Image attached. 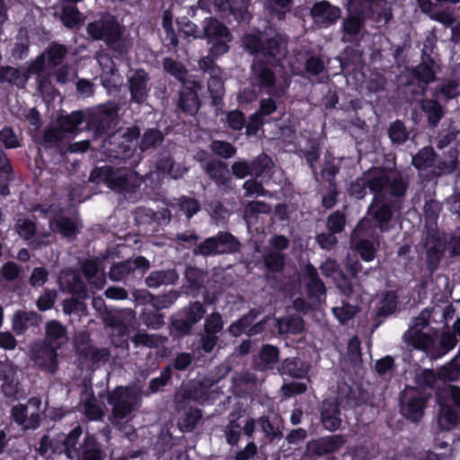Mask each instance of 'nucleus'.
<instances>
[{
    "label": "nucleus",
    "mask_w": 460,
    "mask_h": 460,
    "mask_svg": "<svg viewBox=\"0 0 460 460\" xmlns=\"http://www.w3.org/2000/svg\"><path fill=\"white\" fill-rule=\"evenodd\" d=\"M61 20L66 27H75L81 22V13L74 5H65L61 14Z\"/></svg>",
    "instance_id": "obj_47"
},
{
    "label": "nucleus",
    "mask_w": 460,
    "mask_h": 460,
    "mask_svg": "<svg viewBox=\"0 0 460 460\" xmlns=\"http://www.w3.org/2000/svg\"><path fill=\"white\" fill-rule=\"evenodd\" d=\"M253 320L254 316L252 314H248L231 324L228 331L234 337L240 336L242 333H247L248 335L257 334L264 329V323L261 322L252 327H249Z\"/></svg>",
    "instance_id": "obj_28"
},
{
    "label": "nucleus",
    "mask_w": 460,
    "mask_h": 460,
    "mask_svg": "<svg viewBox=\"0 0 460 460\" xmlns=\"http://www.w3.org/2000/svg\"><path fill=\"white\" fill-rule=\"evenodd\" d=\"M389 137L394 143H402L407 139L404 125L400 121L394 122L389 128Z\"/></svg>",
    "instance_id": "obj_54"
},
{
    "label": "nucleus",
    "mask_w": 460,
    "mask_h": 460,
    "mask_svg": "<svg viewBox=\"0 0 460 460\" xmlns=\"http://www.w3.org/2000/svg\"><path fill=\"white\" fill-rule=\"evenodd\" d=\"M31 74H36L29 67L14 68L11 66L0 68V82H9L18 87H23Z\"/></svg>",
    "instance_id": "obj_24"
},
{
    "label": "nucleus",
    "mask_w": 460,
    "mask_h": 460,
    "mask_svg": "<svg viewBox=\"0 0 460 460\" xmlns=\"http://www.w3.org/2000/svg\"><path fill=\"white\" fill-rule=\"evenodd\" d=\"M163 28L165 32V40L172 46H177L178 40L172 29V16L168 11L164 12L163 15Z\"/></svg>",
    "instance_id": "obj_52"
},
{
    "label": "nucleus",
    "mask_w": 460,
    "mask_h": 460,
    "mask_svg": "<svg viewBox=\"0 0 460 460\" xmlns=\"http://www.w3.org/2000/svg\"><path fill=\"white\" fill-rule=\"evenodd\" d=\"M59 284L62 288L71 293H78L81 288L79 279L74 271L63 272L59 277Z\"/></svg>",
    "instance_id": "obj_46"
},
{
    "label": "nucleus",
    "mask_w": 460,
    "mask_h": 460,
    "mask_svg": "<svg viewBox=\"0 0 460 460\" xmlns=\"http://www.w3.org/2000/svg\"><path fill=\"white\" fill-rule=\"evenodd\" d=\"M58 345L47 343L35 345L32 350V358L35 364L47 372L54 373L58 368Z\"/></svg>",
    "instance_id": "obj_14"
},
{
    "label": "nucleus",
    "mask_w": 460,
    "mask_h": 460,
    "mask_svg": "<svg viewBox=\"0 0 460 460\" xmlns=\"http://www.w3.org/2000/svg\"><path fill=\"white\" fill-rule=\"evenodd\" d=\"M214 7L215 11L224 18L228 14H233L239 22H244L250 18L248 1L246 0L235 1L231 4L229 0H214Z\"/></svg>",
    "instance_id": "obj_19"
},
{
    "label": "nucleus",
    "mask_w": 460,
    "mask_h": 460,
    "mask_svg": "<svg viewBox=\"0 0 460 460\" xmlns=\"http://www.w3.org/2000/svg\"><path fill=\"white\" fill-rule=\"evenodd\" d=\"M82 122L83 113L81 111H75L62 118L59 121V126L62 131L73 133Z\"/></svg>",
    "instance_id": "obj_44"
},
{
    "label": "nucleus",
    "mask_w": 460,
    "mask_h": 460,
    "mask_svg": "<svg viewBox=\"0 0 460 460\" xmlns=\"http://www.w3.org/2000/svg\"><path fill=\"white\" fill-rule=\"evenodd\" d=\"M386 193L391 192L388 190L386 192H377L375 194L374 200L372 204L368 208L367 216L365 218H368L370 220L371 225L373 227L376 228V224L372 222V219L374 218L376 220V223L378 224L379 228L381 231H384V224L388 222L391 218L392 213L390 210V208L387 204L383 203L380 199L383 198Z\"/></svg>",
    "instance_id": "obj_17"
},
{
    "label": "nucleus",
    "mask_w": 460,
    "mask_h": 460,
    "mask_svg": "<svg viewBox=\"0 0 460 460\" xmlns=\"http://www.w3.org/2000/svg\"><path fill=\"white\" fill-rule=\"evenodd\" d=\"M350 246L359 253L365 261H371L375 259L379 242L376 229L368 218H363L355 228Z\"/></svg>",
    "instance_id": "obj_5"
},
{
    "label": "nucleus",
    "mask_w": 460,
    "mask_h": 460,
    "mask_svg": "<svg viewBox=\"0 0 460 460\" xmlns=\"http://www.w3.org/2000/svg\"><path fill=\"white\" fill-rule=\"evenodd\" d=\"M0 379L3 380V389L7 395H13L16 391V371L11 363L0 362Z\"/></svg>",
    "instance_id": "obj_32"
},
{
    "label": "nucleus",
    "mask_w": 460,
    "mask_h": 460,
    "mask_svg": "<svg viewBox=\"0 0 460 460\" xmlns=\"http://www.w3.org/2000/svg\"><path fill=\"white\" fill-rule=\"evenodd\" d=\"M291 0H270L267 4L268 10L275 13L278 19H282L289 9Z\"/></svg>",
    "instance_id": "obj_53"
},
{
    "label": "nucleus",
    "mask_w": 460,
    "mask_h": 460,
    "mask_svg": "<svg viewBox=\"0 0 460 460\" xmlns=\"http://www.w3.org/2000/svg\"><path fill=\"white\" fill-rule=\"evenodd\" d=\"M252 82L260 91L279 95L274 89L275 76L271 69L262 62H255L252 66Z\"/></svg>",
    "instance_id": "obj_15"
},
{
    "label": "nucleus",
    "mask_w": 460,
    "mask_h": 460,
    "mask_svg": "<svg viewBox=\"0 0 460 460\" xmlns=\"http://www.w3.org/2000/svg\"><path fill=\"white\" fill-rule=\"evenodd\" d=\"M455 74L456 79L448 80L440 89L441 93L447 99L454 98L460 93V70H456Z\"/></svg>",
    "instance_id": "obj_49"
},
{
    "label": "nucleus",
    "mask_w": 460,
    "mask_h": 460,
    "mask_svg": "<svg viewBox=\"0 0 460 460\" xmlns=\"http://www.w3.org/2000/svg\"><path fill=\"white\" fill-rule=\"evenodd\" d=\"M157 170L163 173H166L172 179H178L183 176L186 172V169L181 166L174 167L169 157L158 163Z\"/></svg>",
    "instance_id": "obj_48"
},
{
    "label": "nucleus",
    "mask_w": 460,
    "mask_h": 460,
    "mask_svg": "<svg viewBox=\"0 0 460 460\" xmlns=\"http://www.w3.org/2000/svg\"><path fill=\"white\" fill-rule=\"evenodd\" d=\"M414 73L416 75V77L424 83H429L433 81L436 74V65L433 62L431 65L428 64H421L419 65L415 70Z\"/></svg>",
    "instance_id": "obj_51"
},
{
    "label": "nucleus",
    "mask_w": 460,
    "mask_h": 460,
    "mask_svg": "<svg viewBox=\"0 0 460 460\" xmlns=\"http://www.w3.org/2000/svg\"><path fill=\"white\" fill-rule=\"evenodd\" d=\"M57 298V292L55 290H48L41 295L37 300V306L41 311L50 309Z\"/></svg>",
    "instance_id": "obj_63"
},
{
    "label": "nucleus",
    "mask_w": 460,
    "mask_h": 460,
    "mask_svg": "<svg viewBox=\"0 0 460 460\" xmlns=\"http://www.w3.org/2000/svg\"><path fill=\"white\" fill-rule=\"evenodd\" d=\"M132 341L136 345H144V346L152 348V347L159 346L163 341H162L161 337L156 336V335H149L146 333H137L133 337Z\"/></svg>",
    "instance_id": "obj_56"
},
{
    "label": "nucleus",
    "mask_w": 460,
    "mask_h": 460,
    "mask_svg": "<svg viewBox=\"0 0 460 460\" xmlns=\"http://www.w3.org/2000/svg\"><path fill=\"white\" fill-rule=\"evenodd\" d=\"M83 271L88 282L96 289H102L105 285V276L96 260H88L83 265Z\"/></svg>",
    "instance_id": "obj_27"
},
{
    "label": "nucleus",
    "mask_w": 460,
    "mask_h": 460,
    "mask_svg": "<svg viewBox=\"0 0 460 460\" xmlns=\"http://www.w3.org/2000/svg\"><path fill=\"white\" fill-rule=\"evenodd\" d=\"M344 444L342 437L328 436L307 443L305 455L308 456H322L339 449Z\"/></svg>",
    "instance_id": "obj_18"
},
{
    "label": "nucleus",
    "mask_w": 460,
    "mask_h": 460,
    "mask_svg": "<svg viewBox=\"0 0 460 460\" xmlns=\"http://www.w3.org/2000/svg\"><path fill=\"white\" fill-rule=\"evenodd\" d=\"M163 137L160 131L156 129H148L143 136L140 148L146 150L156 144L162 142Z\"/></svg>",
    "instance_id": "obj_58"
},
{
    "label": "nucleus",
    "mask_w": 460,
    "mask_h": 460,
    "mask_svg": "<svg viewBox=\"0 0 460 460\" xmlns=\"http://www.w3.org/2000/svg\"><path fill=\"white\" fill-rule=\"evenodd\" d=\"M149 261L146 258L139 256L132 261L129 260L111 267L110 277L113 280L119 281L136 270H139L143 274L149 269Z\"/></svg>",
    "instance_id": "obj_20"
},
{
    "label": "nucleus",
    "mask_w": 460,
    "mask_h": 460,
    "mask_svg": "<svg viewBox=\"0 0 460 460\" xmlns=\"http://www.w3.org/2000/svg\"><path fill=\"white\" fill-rule=\"evenodd\" d=\"M16 229L18 234L27 240L32 238L35 234V226L29 219H19Z\"/></svg>",
    "instance_id": "obj_62"
},
{
    "label": "nucleus",
    "mask_w": 460,
    "mask_h": 460,
    "mask_svg": "<svg viewBox=\"0 0 460 460\" xmlns=\"http://www.w3.org/2000/svg\"><path fill=\"white\" fill-rule=\"evenodd\" d=\"M367 185L375 194L390 191L391 195L402 196L405 191V184L399 178L398 173L393 170L374 169L369 171L364 178L358 179L350 185V194L357 199L366 195Z\"/></svg>",
    "instance_id": "obj_2"
},
{
    "label": "nucleus",
    "mask_w": 460,
    "mask_h": 460,
    "mask_svg": "<svg viewBox=\"0 0 460 460\" xmlns=\"http://www.w3.org/2000/svg\"><path fill=\"white\" fill-rule=\"evenodd\" d=\"M243 46L250 53H261L263 56H270L277 58L285 52V41L281 35L276 34L273 38L269 40L267 47L261 44V35L250 33L244 35L243 38Z\"/></svg>",
    "instance_id": "obj_8"
},
{
    "label": "nucleus",
    "mask_w": 460,
    "mask_h": 460,
    "mask_svg": "<svg viewBox=\"0 0 460 460\" xmlns=\"http://www.w3.org/2000/svg\"><path fill=\"white\" fill-rule=\"evenodd\" d=\"M279 358V350L271 345L262 347L260 354V361L257 363L258 367L261 369H270L277 362Z\"/></svg>",
    "instance_id": "obj_39"
},
{
    "label": "nucleus",
    "mask_w": 460,
    "mask_h": 460,
    "mask_svg": "<svg viewBox=\"0 0 460 460\" xmlns=\"http://www.w3.org/2000/svg\"><path fill=\"white\" fill-rule=\"evenodd\" d=\"M164 68L178 80L183 81L186 71L181 63L171 58H165L164 60Z\"/></svg>",
    "instance_id": "obj_55"
},
{
    "label": "nucleus",
    "mask_w": 460,
    "mask_h": 460,
    "mask_svg": "<svg viewBox=\"0 0 460 460\" xmlns=\"http://www.w3.org/2000/svg\"><path fill=\"white\" fill-rule=\"evenodd\" d=\"M106 322L108 332L112 336L113 343H123L127 340L128 330L121 316L119 314L111 315L106 319Z\"/></svg>",
    "instance_id": "obj_29"
},
{
    "label": "nucleus",
    "mask_w": 460,
    "mask_h": 460,
    "mask_svg": "<svg viewBox=\"0 0 460 460\" xmlns=\"http://www.w3.org/2000/svg\"><path fill=\"white\" fill-rule=\"evenodd\" d=\"M190 400L199 402H203L206 401L198 393H190L186 387H184L182 391L177 393L175 395V401L178 404L179 410L183 409V404L185 403V402H189Z\"/></svg>",
    "instance_id": "obj_60"
},
{
    "label": "nucleus",
    "mask_w": 460,
    "mask_h": 460,
    "mask_svg": "<svg viewBox=\"0 0 460 460\" xmlns=\"http://www.w3.org/2000/svg\"><path fill=\"white\" fill-rule=\"evenodd\" d=\"M47 344L60 347L62 341L66 340L65 328L57 321H50L46 325Z\"/></svg>",
    "instance_id": "obj_37"
},
{
    "label": "nucleus",
    "mask_w": 460,
    "mask_h": 460,
    "mask_svg": "<svg viewBox=\"0 0 460 460\" xmlns=\"http://www.w3.org/2000/svg\"><path fill=\"white\" fill-rule=\"evenodd\" d=\"M40 401L31 398L27 405L18 404L13 407L12 414L15 422L22 426L24 429H35L40 423Z\"/></svg>",
    "instance_id": "obj_11"
},
{
    "label": "nucleus",
    "mask_w": 460,
    "mask_h": 460,
    "mask_svg": "<svg viewBox=\"0 0 460 460\" xmlns=\"http://www.w3.org/2000/svg\"><path fill=\"white\" fill-rule=\"evenodd\" d=\"M238 242L232 234L223 233L202 243L199 246V252L203 255L232 252L238 249Z\"/></svg>",
    "instance_id": "obj_12"
},
{
    "label": "nucleus",
    "mask_w": 460,
    "mask_h": 460,
    "mask_svg": "<svg viewBox=\"0 0 460 460\" xmlns=\"http://www.w3.org/2000/svg\"><path fill=\"white\" fill-rule=\"evenodd\" d=\"M97 60L102 67L101 79L103 86L109 91L116 89L122 80L115 73L113 61L106 54H99Z\"/></svg>",
    "instance_id": "obj_22"
},
{
    "label": "nucleus",
    "mask_w": 460,
    "mask_h": 460,
    "mask_svg": "<svg viewBox=\"0 0 460 460\" xmlns=\"http://www.w3.org/2000/svg\"><path fill=\"white\" fill-rule=\"evenodd\" d=\"M427 396L415 388L407 387L402 394L401 411L407 419L419 421L423 416Z\"/></svg>",
    "instance_id": "obj_10"
},
{
    "label": "nucleus",
    "mask_w": 460,
    "mask_h": 460,
    "mask_svg": "<svg viewBox=\"0 0 460 460\" xmlns=\"http://www.w3.org/2000/svg\"><path fill=\"white\" fill-rule=\"evenodd\" d=\"M201 417V413L199 410L190 408L187 411H183L182 416L179 420V427L182 431L191 430L199 420Z\"/></svg>",
    "instance_id": "obj_42"
},
{
    "label": "nucleus",
    "mask_w": 460,
    "mask_h": 460,
    "mask_svg": "<svg viewBox=\"0 0 460 460\" xmlns=\"http://www.w3.org/2000/svg\"><path fill=\"white\" fill-rule=\"evenodd\" d=\"M40 320V316L36 313L17 312L13 319V326L16 332L21 333L29 326L37 325Z\"/></svg>",
    "instance_id": "obj_35"
},
{
    "label": "nucleus",
    "mask_w": 460,
    "mask_h": 460,
    "mask_svg": "<svg viewBox=\"0 0 460 460\" xmlns=\"http://www.w3.org/2000/svg\"><path fill=\"white\" fill-rule=\"evenodd\" d=\"M54 225L56 226L57 230L66 237L75 234L78 229V224L76 222L66 217L49 220V226L52 230H54Z\"/></svg>",
    "instance_id": "obj_40"
},
{
    "label": "nucleus",
    "mask_w": 460,
    "mask_h": 460,
    "mask_svg": "<svg viewBox=\"0 0 460 460\" xmlns=\"http://www.w3.org/2000/svg\"><path fill=\"white\" fill-rule=\"evenodd\" d=\"M89 180L96 183L103 181L110 189L119 192L129 191L140 184V180L135 172H129L124 174H117L109 166L93 170L90 174Z\"/></svg>",
    "instance_id": "obj_6"
},
{
    "label": "nucleus",
    "mask_w": 460,
    "mask_h": 460,
    "mask_svg": "<svg viewBox=\"0 0 460 460\" xmlns=\"http://www.w3.org/2000/svg\"><path fill=\"white\" fill-rule=\"evenodd\" d=\"M300 284L306 287L308 292L314 296L322 295L325 292L323 282L318 279L315 269L311 265L305 267L300 279Z\"/></svg>",
    "instance_id": "obj_30"
},
{
    "label": "nucleus",
    "mask_w": 460,
    "mask_h": 460,
    "mask_svg": "<svg viewBox=\"0 0 460 460\" xmlns=\"http://www.w3.org/2000/svg\"><path fill=\"white\" fill-rule=\"evenodd\" d=\"M332 312L340 323H345L355 316L358 312V308L348 303L342 302L341 305L334 306L332 308Z\"/></svg>",
    "instance_id": "obj_45"
},
{
    "label": "nucleus",
    "mask_w": 460,
    "mask_h": 460,
    "mask_svg": "<svg viewBox=\"0 0 460 460\" xmlns=\"http://www.w3.org/2000/svg\"><path fill=\"white\" fill-rule=\"evenodd\" d=\"M434 163V152L430 147L421 149L415 156L412 157L413 165L419 170H426L430 168Z\"/></svg>",
    "instance_id": "obj_41"
},
{
    "label": "nucleus",
    "mask_w": 460,
    "mask_h": 460,
    "mask_svg": "<svg viewBox=\"0 0 460 460\" xmlns=\"http://www.w3.org/2000/svg\"><path fill=\"white\" fill-rule=\"evenodd\" d=\"M208 69H211V77L208 82V87L212 98L217 100L219 99L224 93V84L222 80L218 77V74L220 72L219 68L211 67L210 65Z\"/></svg>",
    "instance_id": "obj_43"
},
{
    "label": "nucleus",
    "mask_w": 460,
    "mask_h": 460,
    "mask_svg": "<svg viewBox=\"0 0 460 460\" xmlns=\"http://www.w3.org/2000/svg\"><path fill=\"white\" fill-rule=\"evenodd\" d=\"M142 393L136 387H118L109 397V402L112 406V416L115 420L124 419L132 411L137 409L140 404Z\"/></svg>",
    "instance_id": "obj_7"
},
{
    "label": "nucleus",
    "mask_w": 460,
    "mask_h": 460,
    "mask_svg": "<svg viewBox=\"0 0 460 460\" xmlns=\"http://www.w3.org/2000/svg\"><path fill=\"white\" fill-rule=\"evenodd\" d=\"M180 106L187 113L193 114L199 109L198 94L195 90L184 89L180 93Z\"/></svg>",
    "instance_id": "obj_38"
},
{
    "label": "nucleus",
    "mask_w": 460,
    "mask_h": 460,
    "mask_svg": "<svg viewBox=\"0 0 460 460\" xmlns=\"http://www.w3.org/2000/svg\"><path fill=\"white\" fill-rule=\"evenodd\" d=\"M311 14L317 25L329 26L340 18L341 10L328 2L322 1L313 6Z\"/></svg>",
    "instance_id": "obj_21"
},
{
    "label": "nucleus",
    "mask_w": 460,
    "mask_h": 460,
    "mask_svg": "<svg viewBox=\"0 0 460 460\" xmlns=\"http://www.w3.org/2000/svg\"><path fill=\"white\" fill-rule=\"evenodd\" d=\"M322 422L326 429L335 430L341 423L340 411L335 401H324L322 411Z\"/></svg>",
    "instance_id": "obj_26"
},
{
    "label": "nucleus",
    "mask_w": 460,
    "mask_h": 460,
    "mask_svg": "<svg viewBox=\"0 0 460 460\" xmlns=\"http://www.w3.org/2000/svg\"><path fill=\"white\" fill-rule=\"evenodd\" d=\"M271 164V159L266 155H261L258 156L251 166L244 162H236L233 164L232 170L234 174L241 179L244 178L248 174L259 177L267 173L270 169Z\"/></svg>",
    "instance_id": "obj_16"
},
{
    "label": "nucleus",
    "mask_w": 460,
    "mask_h": 460,
    "mask_svg": "<svg viewBox=\"0 0 460 460\" xmlns=\"http://www.w3.org/2000/svg\"><path fill=\"white\" fill-rule=\"evenodd\" d=\"M81 434V428L76 427L67 436L64 434L56 437L44 436L39 450L43 455L49 451L58 454L65 453L70 459L79 460L82 457L83 460H101L102 453L92 437H86L84 445L79 448L75 447Z\"/></svg>",
    "instance_id": "obj_1"
},
{
    "label": "nucleus",
    "mask_w": 460,
    "mask_h": 460,
    "mask_svg": "<svg viewBox=\"0 0 460 460\" xmlns=\"http://www.w3.org/2000/svg\"><path fill=\"white\" fill-rule=\"evenodd\" d=\"M321 269L323 274L327 278H332L337 288H340L345 296H349L351 295L352 288L348 283L344 274L339 269L336 261L328 259L322 264Z\"/></svg>",
    "instance_id": "obj_23"
},
{
    "label": "nucleus",
    "mask_w": 460,
    "mask_h": 460,
    "mask_svg": "<svg viewBox=\"0 0 460 460\" xmlns=\"http://www.w3.org/2000/svg\"><path fill=\"white\" fill-rule=\"evenodd\" d=\"M308 372V366L298 358H288L282 362L279 373L292 377L300 378Z\"/></svg>",
    "instance_id": "obj_34"
},
{
    "label": "nucleus",
    "mask_w": 460,
    "mask_h": 460,
    "mask_svg": "<svg viewBox=\"0 0 460 460\" xmlns=\"http://www.w3.org/2000/svg\"><path fill=\"white\" fill-rule=\"evenodd\" d=\"M66 53V49L63 46L54 44L49 47V50L46 53L40 55L31 65V71L35 72L38 75L39 80V87L40 89L44 88V82L41 77L45 75L46 68V60H48V65L49 66H53L58 65Z\"/></svg>",
    "instance_id": "obj_13"
},
{
    "label": "nucleus",
    "mask_w": 460,
    "mask_h": 460,
    "mask_svg": "<svg viewBox=\"0 0 460 460\" xmlns=\"http://www.w3.org/2000/svg\"><path fill=\"white\" fill-rule=\"evenodd\" d=\"M269 211L270 208L266 204L260 201H252L245 206L243 217L249 223L253 214L268 213Z\"/></svg>",
    "instance_id": "obj_59"
},
{
    "label": "nucleus",
    "mask_w": 460,
    "mask_h": 460,
    "mask_svg": "<svg viewBox=\"0 0 460 460\" xmlns=\"http://www.w3.org/2000/svg\"><path fill=\"white\" fill-rule=\"evenodd\" d=\"M271 321L273 323H276L279 327V332L281 334L284 333H292L296 334L300 333L304 330V323L300 317L298 316H291L284 319H271L268 318L266 322Z\"/></svg>",
    "instance_id": "obj_33"
},
{
    "label": "nucleus",
    "mask_w": 460,
    "mask_h": 460,
    "mask_svg": "<svg viewBox=\"0 0 460 460\" xmlns=\"http://www.w3.org/2000/svg\"><path fill=\"white\" fill-rule=\"evenodd\" d=\"M179 206L187 217H191L199 210V205L197 200L190 198H181L179 200Z\"/></svg>",
    "instance_id": "obj_61"
},
{
    "label": "nucleus",
    "mask_w": 460,
    "mask_h": 460,
    "mask_svg": "<svg viewBox=\"0 0 460 460\" xmlns=\"http://www.w3.org/2000/svg\"><path fill=\"white\" fill-rule=\"evenodd\" d=\"M204 309L199 303L190 305L185 320L174 319L172 322L173 327L179 332L185 334L190 331V324L199 322L204 315Z\"/></svg>",
    "instance_id": "obj_25"
},
{
    "label": "nucleus",
    "mask_w": 460,
    "mask_h": 460,
    "mask_svg": "<svg viewBox=\"0 0 460 460\" xmlns=\"http://www.w3.org/2000/svg\"><path fill=\"white\" fill-rule=\"evenodd\" d=\"M423 111L427 114L431 124L435 125L442 117V110L440 105L435 101L424 102L422 105Z\"/></svg>",
    "instance_id": "obj_50"
},
{
    "label": "nucleus",
    "mask_w": 460,
    "mask_h": 460,
    "mask_svg": "<svg viewBox=\"0 0 460 460\" xmlns=\"http://www.w3.org/2000/svg\"><path fill=\"white\" fill-rule=\"evenodd\" d=\"M211 149L215 154L224 158L232 157L235 154V148L225 141H213Z\"/></svg>",
    "instance_id": "obj_57"
},
{
    "label": "nucleus",
    "mask_w": 460,
    "mask_h": 460,
    "mask_svg": "<svg viewBox=\"0 0 460 460\" xmlns=\"http://www.w3.org/2000/svg\"><path fill=\"white\" fill-rule=\"evenodd\" d=\"M178 279L174 270H158L152 272L146 279V283L149 288H157L162 284H172Z\"/></svg>",
    "instance_id": "obj_36"
},
{
    "label": "nucleus",
    "mask_w": 460,
    "mask_h": 460,
    "mask_svg": "<svg viewBox=\"0 0 460 460\" xmlns=\"http://www.w3.org/2000/svg\"><path fill=\"white\" fill-rule=\"evenodd\" d=\"M87 31L93 39L104 40L119 54H123L128 48V42L121 38V27L112 16L89 23Z\"/></svg>",
    "instance_id": "obj_4"
},
{
    "label": "nucleus",
    "mask_w": 460,
    "mask_h": 460,
    "mask_svg": "<svg viewBox=\"0 0 460 460\" xmlns=\"http://www.w3.org/2000/svg\"><path fill=\"white\" fill-rule=\"evenodd\" d=\"M203 36L209 45V55L199 61V66L207 71L213 59L226 54L230 49L233 40L230 30L218 20L209 18L205 22Z\"/></svg>",
    "instance_id": "obj_3"
},
{
    "label": "nucleus",
    "mask_w": 460,
    "mask_h": 460,
    "mask_svg": "<svg viewBox=\"0 0 460 460\" xmlns=\"http://www.w3.org/2000/svg\"><path fill=\"white\" fill-rule=\"evenodd\" d=\"M429 317L430 314L428 310L421 311L415 319L413 326L410 327L404 334L405 341L415 349L426 350L433 342L432 336L423 332L428 325Z\"/></svg>",
    "instance_id": "obj_9"
},
{
    "label": "nucleus",
    "mask_w": 460,
    "mask_h": 460,
    "mask_svg": "<svg viewBox=\"0 0 460 460\" xmlns=\"http://www.w3.org/2000/svg\"><path fill=\"white\" fill-rule=\"evenodd\" d=\"M84 411L86 417L90 420H99L102 415V410L96 404L94 399H89L84 403Z\"/></svg>",
    "instance_id": "obj_64"
},
{
    "label": "nucleus",
    "mask_w": 460,
    "mask_h": 460,
    "mask_svg": "<svg viewBox=\"0 0 460 460\" xmlns=\"http://www.w3.org/2000/svg\"><path fill=\"white\" fill-rule=\"evenodd\" d=\"M146 74L143 70H137L129 80L132 99L137 103L143 102L146 99Z\"/></svg>",
    "instance_id": "obj_31"
}]
</instances>
